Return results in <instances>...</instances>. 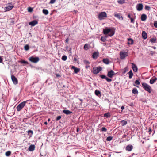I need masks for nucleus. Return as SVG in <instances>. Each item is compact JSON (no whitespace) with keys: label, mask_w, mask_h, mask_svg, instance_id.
I'll return each instance as SVG.
<instances>
[{"label":"nucleus","mask_w":157,"mask_h":157,"mask_svg":"<svg viewBox=\"0 0 157 157\" xmlns=\"http://www.w3.org/2000/svg\"><path fill=\"white\" fill-rule=\"evenodd\" d=\"M111 116L110 113L109 112L107 113L104 114V117L106 118H108Z\"/></svg>","instance_id":"obj_24"},{"label":"nucleus","mask_w":157,"mask_h":157,"mask_svg":"<svg viewBox=\"0 0 157 157\" xmlns=\"http://www.w3.org/2000/svg\"><path fill=\"white\" fill-rule=\"evenodd\" d=\"M76 131L78 132L79 131V128L77 127L76 129Z\"/></svg>","instance_id":"obj_63"},{"label":"nucleus","mask_w":157,"mask_h":157,"mask_svg":"<svg viewBox=\"0 0 157 157\" xmlns=\"http://www.w3.org/2000/svg\"><path fill=\"white\" fill-rule=\"evenodd\" d=\"M91 100H90V99H89V100H90L89 103H88L89 104H90L91 105H95V106H97L96 105L98 104L97 103L96 101H94L93 99H91Z\"/></svg>","instance_id":"obj_16"},{"label":"nucleus","mask_w":157,"mask_h":157,"mask_svg":"<svg viewBox=\"0 0 157 157\" xmlns=\"http://www.w3.org/2000/svg\"><path fill=\"white\" fill-rule=\"evenodd\" d=\"M56 75L57 77H59L61 76V75L59 74H56Z\"/></svg>","instance_id":"obj_55"},{"label":"nucleus","mask_w":157,"mask_h":157,"mask_svg":"<svg viewBox=\"0 0 157 157\" xmlns=\"http://www.w3.org/2000/svg\"><path fill=\"white\" fill-rule=\"evenodd\" d=\"M89 45L88 44H86L84 46V49L86 50H87L89 48Z\"/></svg>","instance_id":"obj_26"},{"label":"nucleus","mask_w":157,"mask_h":157,"mask_svg":"<svg viewBox=\"0 0 157 157\" xmlns=\"http://www.w3.org/2000/svg\"><path fill=\"white\" fill-rule=\"evenodd\" d=\"M14 7V5L12 3H9L7 5V6L4 8L5 12L11 10Z\"/></svg>","instance_id":"obj_3"},{"label":"nucleus","mask_w":157,"mask_h":157,"mask_svg":"<svg viewBox=\"0 0 157 157\" xmlns=\"http://www.w3.org/2000/svg\"><path fill=\"white\" fill-rule=\"evenodd\" d=\"M142 85L146 91H148L149 93L151 92V87L149 85L145 83H142Z\"/></svg>","instance_id":"obj_4"},{"label":"nucleus","mask_w":157,"mask_h":157,"mask_svg":"<svg viewBox=\"0 0 157 157\" xmlns=\"http://www.w3.org/2000/svg\"><path fill=\"white\" fill-rule=\"evenodd\" d=\"M155 52L154 51H151L150 52V54L152 56L154 54H155Z\"/></svg>","instance_id":"obj_51"},{"label":"nucleus","mask_w":157,"mask_h":157,"mask_svg":"<svg viewBox=\"0 0 157 157\" xmlns=\"http://www.w3.org/2000/svg\"><path fill=\"white\" fill-rule=\"evenodd\" d=\"M128 53L125 52L121 51L120 53V58L121 59H124L126 57L128 56Z\"/></svg>","instance_id":"obj_7"},{"label":"nucleus","mask_w":157,"mask_h":157,"mask_svg":"<svg viewBox=\"0 0 157 157\" xmlns=\"http://www.w3.org/2000/svg\"><path fill=\"white\" fill-rule=\"evenodd\" d=\"M68 41H69V39H68V38H67L66 39V40H65L66 42L68 43Z\"/></svg>","instance_id":"obj_59"},{"label":"nucleus","mask_w":157,"mask_h":157,"mask_svg":"<svg viewBox=\"0 0 157 157\" xmlns=\"http://www.w3.org/2000/svg\"><path fill=\"white\" fill-rule=\"evenodd\" d=\"M84 63L86 65H89L90 63V62L87 60H84L83 61Z\"/></svg>","instance_id":"obj_41"},{"label":"nucleus","mask_w":157,"mask_h":157,"mask_svg":"<svg viewBox=\"0 0 157 157\" xmlns=\"http://www.w3.org/2000/svg\"><path fill=\"white\" fill-rule=\"evenodd\" d=\"M142 38L144 39H147V34L146 32L145 31H142Z\"/></svg>","instance_id":"obj_18"},{"label":"nucleus","mask_w":157,"mask_h":157,"mask_svg":"<svg viewBox=\"0 0 157 157\" xmlns=\"http://www.w3.org/2000/svg\"><path fill=\"white\" fill-rule=\"evenodd\" d=\"M107 129L105 127H102L101 129V131L102 132H106L107 131Z\"/></svg>","instance_id":"obj_44"},{"label":"nucleus","mask_w":157,"mask_h":157,"mask_svg":"<svg viewBox=\"0 0 157 157\" xmlns=\"http://www.w3.org/2000/svg\"><path fill=\"white\" fill-rule=\"evenodd\" d=\"M131 22L132 23H133L134 21V19L132 18H131Z\"/></svg>","instance_id":"obj_56"},{"label":"nucleus","mask_w":157,"mask_h":157,"mask_svg":"<svg viewBox=\"0 0 157 157\" xmlns=\"http://www.w3.org/2000/svg\"><path fill=\"white\" fill-rule=\"evenodd\" d=\"M132 68L133 71L135 72H136L137 71L138 68L136 65L133 63H132Z\"/></svg>","instance_id":"obj_17"},{"label":"nucleus","mask_w":157,"mask_h":157,"mask_svg":"<svg viewBox=\"0 0 157 157\" xmlns=\"http://www.w3.org/2000/svg\"><path fill=\"white\" fill-rule=\"evenodd\" d=\"M95 95L100 97L101 96V92L98 90H96L95 91Z\"/></svg>","instance_id":"obj_23"},{"label":"nucleus","mask_w":157,"mask_h":157,"mask_svg":"<svg viewBox=\"0 0 157 157\" xmlns=\"http://www.w3.org/2000/svg\"><path fill=\"white\" fill-rule=\"evenodd\" d=\"M38 23V21L36 20H34L29 22V24L30 25L33 26H35V25L37 24Z\"/></svg>","instance_id":"obj_14"},{"label":"nucleus","mask_w":157,"mask_h":157,"mask_svg":"<svg viewBox=\"0 0 157 157\" xmlns=\"http://www.w3.org/2000/svg\"><path fill=\"white\" fill-rule=\"evenodd\" d=\"M150 41L151 43H155L156 41V40L154 38H151L150 40Z\"/></svg>","instance_id":"obj_39"},{"label":"nucleus","mask_w":157,"mask_h":157,"mask_svg":"<svg viewBox=\"0 0 157 157\" xmlns=\"http://www.w3.org/2000/svg\"><path fill=\"white\" fill-rule=\"evenodd\" d=\"M101 70V67H94L93 69V73L97 74Z\"/></svg>","instance_id":"obj_8"},{"label":"nucleus","mask_w":157,"mask_h":157,"mask_svg":"<svg viewBox=\"0 0 157 157\" xmlns=\"http://www.w3.org/2000/svg\"><path fill=\"white\" fill-rule=\"evenodd\" d=\"M154 25L155 28H157V21H154Z\"/></svg>","instance_id":"obj_46"},{"label":"nucleus","mask_w":157,"mask_h":157,"mask_svg":"<svg viewBox=\"0 0 157 157\" xmlns=\"http://www.w3.org/2000/svg\"><path fill=\"white\" fill-rule=\"evenodd\" d=\"M135 83L137 85H139L140 84V82L138 80H136L135 82Z\"/></svg>","instance_id":"obj_48"},{"label":"nucleus","mask_w":157,"mask_h":157,"mask_svg":"<svg viewBox=\"0 0 157 157\" xmlns=\"http://www.w3.org/2000/svg\"><path fill=\"white\" fill-rule=\"evenodd\" d=\"M127 135L125 134H124V135H123V136H122V138H126V136Z\"/></svg>","instance_id":"obj_57"},{"label":"nucleus","mask_w":157,"mask_h":157,"mask_svg":"<svg viewBox=\"0 0 157 157\" xmlns=\"http://www.w3.org/2000/svg\"><path fill=\"white\" fill-rule=\"evenodd\" d=\"M148 129H149V130H148V132L149 133V134H150L151 132L152 131L151 129V128L150 127V128H149Z\"/></svg>","instance_id":"obj_52"},{"label":"nucleus","mask_w":157,"mask_h":157,"mask_svg":"<svg viewBox=\"0 0 157 157\" xmlns=\"http://www.w3.org/2000/svg\"><path fill=\"white\" fill-rule=\"evenodd\" d=\"M61 118V117L60 116H59L56 117V120L57 121H58Z\"/></svg>","instance_id":"obj_47"},{"label":"nucleus","mask_w":157,"mask_h":157,"mask_svg":"<svg viewBox=\"0 0 157 157\" xmlns=\"http://www.w3.org/2000/svg\"><path fill=\"white\" fill-rule=\"evenodd\" d=\"M56 0H51L50 2V4H53L55 2Z\"/></svg>","instance_id":"obj_50"},{"label":"nucleus","mask_w":157,"mask_h":157,"mask_svg":"<svg viewBox=\"0 0 157 157\" xmlns=\"http://www.w3.org/2000/svg\"><path fill=\"white\" fill-rule=\"evenodd\" d=\"M106 37L105 36H102L101 37V40L103 42H105L106 40Z\"/></svg>","instance_id":"obj_34"},{"label":"nucleus","mask_w":157,"mask_h":157,"mask_svg":"<svg viewBox=\"0 0 157 157\" xmlns=\"http://www.w3.org/2000/svg\"><path fill=\"white\" fill-rule=\"evenodd\" d=\"M21 62L22 63H24L26 64H28L29 63L28 62L25 61V60H22L21 61Z\"/></svg>","instance_id":"obj_43"},{"label":"nucleus","mask_w":157,"mask_h":157,"mask_svg":"<svg viewBox=\"0 0 157 157\" xmlns=\"http://www.w3.org/2000/svg\"><path fill=\"white\" fill-rule=\"evenodd\" d=\"M128 70V68L127 67H126L124 68V73H125Z\"/></svg>","instance_id":"obj_53"},{"label":"nucleus","mask_w":157,"mask_h":157,"mask_svg":"<svg viewBox=\"0 0 157 157\" xmlns=\"http://www.w3.org/2000/svg\"><path fill=\"white\" fill-rule=\"evenodd\" d=\"M128 17L129 18L131 19V16L130 14H128Z\"/></svg>","instance_id":"obj_62"},{"label":"nucleus","mask_w":157,"mask_h":157,"mask_svg":"<svg viewBox=\"0 0 157 157\" xmlns=\"http://www.w3.org/2000/svg\"><path fill=\"white\" fill-rule=\"evenodd\" d=\"M24 49L25 50L27 51L29 49V47L28 45H26L24 46Z\"/></svg>","instance_id":"obj_40"},{"label":"nucleus","mask_w":157,"mask_h":157,"mask_svg":"<svg viewBox=\"0 0 157 157\" xmlns=\"http://www.w3.org/2000/svg\"><path fill=\"white\" fill-rule=\"evenodd\" d=\"M124 109V106H122L121 107V109L122 110H121V112L122 111V110Z\"/></svg>","instance_id":"obj_54"},{"label":"nucleus","mask_w":157,"mask_h":157,"mask_svg":"<svg viewBox=\"0 0 157 157\" xmlns=\"http://www.w3.org/2000/svg\"><path fill=\"white\" fill-rule=\"evenodd\" d=\"M90 67V66L89 65H86V68L87 69L88 67Z\"/></svg>","instance_id":"obj_61"},{"label":"nucleus","mask_w":157,"mask_h":157,"mask_svg":"<svg viewBox=\"0 0 157 157\" xmlns=\"http://www.w3.org/2000/svg\"><path fill=\"white\" fill-rule=\"evenodd\" d=\"M103 34L104 35H106L108 34L109 36H113L115 33V31L110 29L108 28L107 27L103 30Z\"/></svg>","instance_id":"obj_1"},{"label":"nucleus","mask_w":157,"mask_h":157,"mask_svg":"<svg viewBox=\"0 0 157 157\" xmlns=\"http://www.w3.org/2000/svg\"><path fill=\"white\" fill-rule=\"evenodd\" d=\"M28 135L30 137H31L33 134V131L32 130H29L27 131Z\"/></svg>","instance_id":"obj_25"},{"label":"nucleus","mask_w":157,"mask_h":157,"mask_svg":"<svg viewBox=\"0 0 157 157\" xmlns=\"http://www.w3.org/2000/svg\"><path fill=\"white\" fill-rule=\"evenodd\" d=\"M133 146L130 144L126 146L125 148V150L128 151H131L132 149Z\"/></svg>","instance_id":"obj_12"},{"label":"nucleus","mask_w":157,"mask_h":157,"mask_svg":"<svg viewBox=\"0 0 157 157\" xmlns=\"http://www.w3.org/2000/svg\"><path fill=\"white\" fill-rule=\"evenodd\" d=\"M117 2L119 4H122L125 3V0H118Z\"/></svg>","instance_id":"obj_33"},{"label":"nucleus","mask_w":157,"mask_h":157,"mask_svg":"<svg viewBox=\"0 0 157 157\" xmlns=\"http://www.w3.org/2000/svg\"><path fill=\"white\" fill-rule=\"evenodd\" d=\"M43 13L45 15H47L49 13L48 10L45 9H44L43 10Z\"/></svg>","instance_id":"obj_31"},{"label":"nucleus","mask_w":157,"mask_h":157,"mask_svg":"<svg viewBox=\"0 0 157 157\" xmlns=\"http://www.w3.org/2000/svg\"><path fill=\"white\" fill-rule=\"evenodd\" d=\"M2 59L1 58V57L0 56V63H2Z\"/></svg>","instance_id":"obj_60"},{"label":"nucleus","mask_w":157,"mask_h":157,"mask_svg":"<svg viewBox=\"0 0 157 157\" xmlns=\"http://www.w3.org/2000/svg\"><path fill=\"white\" fill-rule=\"evenodd\" d=\"M11 154V152L10 151H8L5 153V155L7 156H9Z\"/></svg>","instance_id":"obj_35"},{"label":"nucleus","mask_w":157,"mask_h":157,"mask_svg":"<svg viewBox=\"0 0 157 157\" xmlns=\"http://www.w3.org/2000/svg\"><path fill=\"white\" fill-rule=\"evenodd\" d=\"M107 17V14L105 12H101L99 14L98 18L101 20Z\"/></svg>","instance_id":"obj_5"},{"label":"nucleus","mask_w":157,"mask_h":157,"mask_svg":"<svg viewBox=\"0 0 157 157\" xmlns=\"http://www.w3.org/2000/svg\"><path fill=\"white\" fill-rule=\"evenodd\" d=\"M121 125L122 126H124L127 124V122L125 120H122L121 121Z\"/></svg>","instance_id":"obj_29"},{"label":"nucleus","mask_w":157,"mask_h":157,"mask_svg":"<svg viewBox=\"0 0 157 157\" xmlns=\"http://www.w3.org/2000/svg\"><path fill=\"white\" fill-rule=\"evenodd\" d=\"M143 5L142 4H139L136 6L137 10L140 11L143 8Z\"/></svg>","instance_id":"obj_13"},{"label":"nucleus","mask_w":157,"mask_h":157,"mask_svg":"<svg viewBox=\"0 0 157 157\" xmlns=\"http://www.w3.org/2000/svg\"><path fill=\"white\" fill-rule=\"evenodd\" d=\"M132 92L134 94H136L138 93V91L136 88H134L132 90Z\"/></svg>","instance_id":"obj_32"},{"label":"nucleus","mask_w":157,"mask_h":157,"mask_svg":"<svg viewBox=\"0 0 157 157\" xmlns=\"http://www.w3.org/2000/svg\"><path fill=\"white\" fill-rule=\"evenodd\" d=\"M114 15L115 17L120 20H123V17L121 14L120 13L115 12L114 13Z\"/></svg>","instance_id":"obj_9"},{"label":"nucleus","mask_w":157,"mask_h":157,"mask_svg":"<svg viewBox=\"0 0 157 157\" xmlns=\"http://www.w3.org/2000/svg\"><path fill=\"white\" fill-rule=\"evenodd\" d=\"M67 59V56L65 55H64L63 56L62 58V60L63 61H66Z\"/></svg>","instance_id":"obj_38"},{"label":"nucleus","mask_w":157,"mask_h":157,"mask_svg":"<svg viewBox=\"0 0 157 157\" xmlns=\"http://www.w3.org/2000/svg\"><path fill=\"white\" fill-rule=\"evenodd\" d=\"M11 79L13 82V83L16 85L18 83V80L17 79L15 76L13 75H11Z\"/></svg>","instance_id":"obj_10"},{"label":"nucleus","mask_w":157,"mask_h":157,"mask_svg":"<svg viewBox=\"0 0 157 157\" xmlns=\"http://www.w3.org/2000/svg\"><path fill=\"white\" fill-rule=\"evenodd\" d=\"M147 18V16L146 14H142L141 17V20L143 21H145Z\"/></svg>","instance_id":"obj_19"},{"label":"nucleus","mask_w":157,"mask_h":157,"mask_svg":"<svg viewBox=\"0 0 157 157\" xmlns=\"http://www.w3.org/2000/svg\"><path fill=\"white\" fill-rule=\"evenodd\" d=\"M63 113H64L66 114H67V115H68V114H69L72 113V112H71L68 110L64 109V110H63Z\"/></svg>","instance_id":"obj_21"},{"label":"nucleus","mask_w":157,"mask_h":157,"mask_svg":"<svg viewBox=\"0 0 157 157\" xmlns=\"http://www.w3.org/2000/svg\"><path fill=\"white\" fill-rule=\"evenodd\" d=\"M115 73L112 70H111L108 72L107 76L111 78L113 77V76L115 75Z\"/></svg>","instance_id":"obj_11"},{"label":"nucleus","mask_w":157,"mask_h":157,"mask_svg":"<svg viewBox=\"0 0 157 157\" xmlns=\"http://www.w3.org/2000/svg\"><path fill=\"white\" fill-rule=\"evenodd\" d=\"M157 80V78L156 77H153L150 81V83L153 84Z\"/></svg>","instance_id":"obj_22"},{"label":"nucleus","mask_w":157,"mask_h":157,"mask_svg":"<svg viewBox=\"0 0 157 157\" xmlns=\"http://www.w3.org/2000/svg\"><path fill=\"white\" fill-rule=\"evenodd\" d=\"M103 62L107 64H108L109 63V60L108 59H104L103 60Z\"/></svg>","instance_id":"obj_27"},{"label":"nucleus","mask_w":157,"mask_h":157,"mask_svg":"<svg viewBox=\"0 0 157 157\" xmlns=\"http://www.w3.org/2000/svg\"><path fill=\"white\" fill-rule=\"evenodd\" d=\"M133 40L131 38H129L128 39V44H133Z\"/></svg>","instance_id":"obj_30"},{"label":"nucleus","mask_w":157,"mask_h":157,"mask_svg":"<svg viewBox=\"0 0 157 157\" xmlns=\"http://www.w3.org/2000/svg\"><path fill=\"white\" fill-rule=\"evenodd\" d=\"M113 138V137L111 136H108L106 138V140L107 141H111Z\"/></svg>","instance_id":"obj_36"},{"label":"nucleus","mask_w":157,"mask_h":157,"mask_svg":"<svg viewBox=\"0 0 157 157\" xmlns=\"http://www.w3.org/2000/svg\"><path fill=\"white\" fill-rule=\"evenodd\" d=\"M99 56L98 52H94L93 54L92 57L94 59H97Z\"/></svg>","instance_id":"obj_20"},{"label":"nucleus","mask_w":157,"mask_h":157,"mask_svg":"<svg viewBox=\"0 0 157 157\" xmlns=\"http://www.w3.org/2000/svg\"><path fill=\"white\" fill-rule=\"evenodd\" d=\"M74 70V72L75 73H78L80 71V69L77 68H75Z\"/></svg>","instance_id":"obj_37"},{"label":"nucleus","mask_w":157,"mask_h":157,"mask_svg":"<svg viewBox=\"0 0 157 157\" xmlns=\"http://www.w3.org/2000/svg\"><path fill=\"white\" fill-rule=\"evenodd\" d=\"M35 148L34 145L31 144L29 146L28 148V150L29 151H33Z\"/></svg>","instance_id":"obj_15"},{"label":"nucleus","mask_w":157,"mask_h":157,"mask_svg":"<svg viewBox=\"0 0 157 157\" xmlns=\"http://www.w3.org/2000/svg\"><path fill=\"white\" fill-rule=\"evenodd\" d=\"M29 60L32 63H36L39 62L40 59L38 57H34L32 56L29 57Z\"/></svg>","instance_id":"obj_6"},{"label":"nucleus","mask_w":157,"mask_h":157,"mask_svg":"<svg viewBox=\"0 0 157 157\" xmlns=\"http://www.w3.org/2000/svg\"><path fill=\"white\" fill-rule=\"evenodd\" d=\"M100 77L102 78H104L106 79V76L104 75H100Z\"/></svg>","instance_id":"obj_45"},{"label":"nucleus","mask_w":157,"mask_h":157,"mask_svg":"<svg viewBox=\"0 0 157 157\" xmlns=\"http://www.w3.org/2000/svg\"><path fill=\"white\" fill-rule=\"evenodd\" d=\"M32 10V9L31 8H29V12H31Z\"/></svg>","instance_id":"obj_58"},{"label":"nucleus","mask_w":157,"mask_h":157,"mask_svg":"<svg viewBox=\"0 0 157 157\" xmlns=\"http://www.w3.org/2000/svg\"><path fill=\"white\" fill-rule=\"evenodd\" d=\"M145 9L146 10L149 11L150 10L151 8L148 6H145Z\"/></svg>","instance_id":"obj_42"},{"label":"nucleus","mask_w":157,"mask_h":157,"mask_svg":"<svg viewBox=\"0 0 157 157\" xmlns=\"http://www.w3.org/2000/svg\"><path fill=\"white\" fill-rule=\"evenodd\" d=\"M128 74H129V78H132V76L133 75V74L132 72V70H130V71L128 72Z\"/></svg>","instance_id":"obj_28"},{"label":"nucleus","mask_w":157,"mask_h":157,"mask_svg":"<svg viewBox=\"0 0 157 157\" xmlns=\"http://www.w3.org/2000/svg\"><path fill=\"white\" fill-rule=\"evenodd\" d=\"M24 101L20 103L16 107V109L17 111H20L24 108L26 103H27L28 101Z\"/></svg>","instance_id":"obj_2"},{"label":"nucleus","mask_w":157,"mask_h":157,"mask_svg":"<svg viewBox=\"0 0 157 157\" xmlns=\"http://www.w3.org/2000/svg\"><path fill=\"white\" fill-rule=\"evenodd\" d=\"M44 124L45 125H47L48 124L47 122V121H45L44 122Z\"/></svg>","instance_id":"obj_64"},{"label":"nucleus","mask_w":157,"mask_h":157,"mask_svg":"<svg viewBox=\"0 0 157 157\" xmlns=\"http://www.w3.org/2000/svg\"><path fill=\"white\" fill-rule=\"evenodd\" d=\"M105 79L106 80V81L107 82H110L112 81V79H111L108 78L107 77H106V78Z\"/></svg>","instance_id":"obj_49"}]
</instances>
